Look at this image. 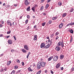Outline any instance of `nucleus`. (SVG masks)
Masks as SVG:
<instances>
[{
  "label": "nucleus",
  "mask_w": 74,
  "mask_h": 74,
  "mask_svg": "<svg viewBox=\"0 0 74 74\" xmlns=\"http://www.w3.org/2000/svg\"><path fill=\"white\" fill-rule=\"evenodd\" d=\"M46 64V62H39L37 64V68L38 69H41V67H45Z\"/></svg>",
  "instance_id": "1"
},
{
  "label": "nucleus",
  "mask_w": 74,
  "mask_h": 74,
  "mask_svg": "<svg viewBox=\"0 0 74 74\" xmlns=\"http://www.w3.org/2000/svg\"><path fill=\"white\" fill-rule=\"evenodd\" d=\"M24 3L26 5H28L30 4V2H28L27 0H25Z\"/></svg>",
  "instance_id": "2"
},
{
  "label": "nucleus",
  "mask_w": 74,
  "mask_h": 74,
  "mask_svg": "<svg viewBox=\"0 0 74 74\" xmlns=\"http://www.w3.org/2000/svg\"><path fill=\"white\" fill-rule=\"evenodd\" d=\"M58 56H54V57L53 58V60L54 61H57V60L58 59Z\"/></svg>",
  "instance_id": "3"
},
{
  "label": "nucleus",
  "mask_w": 74,
  "mask_h": 74,
  "mask_svg": "<svg viewBox=\"0 0 74 74\" xmlns=\"http://www.w3.org/2000/svg\"><path fill=\"white\" fill-rule=\"evenodd\" d=\"M45 47V44L44 43H42L40 45L41 48H44Z\"/></svg>",
  "instance_id": "4"
},
{
  "label": "nucleus",
  "mask_w": 74,
  "mask_h": 74,
  "mask_svg": "<svg viewBox=\"0 0 74 74\" xmlns=\"http://www.w3.org/2000/svg\"><path fill=\"white\" fill-rule=\"evenodd\" d=\"M60 47H59V46H57L56 48V49L57 51H59L60 50Z\"/></svg>",
  "instance_id": "5"
},
{
  "label": "nucleus",
  "mask_w": 74,
  "mask_h": 74,
  "mask_svg": "<svg viewBox=\"0 0 74 74\" xmlns=\"http://www.w3.org/2000/svg\"><path fill=\"white\" fill-rule=\"evenodd\" d=\"M7 23L8 25H10V26H12V23H11V22L10 21H7Z\"/></svg>",
  "instance_id": "6"
},
{
  "label": "nucleus",
  "mask_w": 74,
  "mask_h": 74,
  "mask_svg": "<svg viewBox=\"0 0 74 74\" xmlns=\"http://www.w3.org/2000/svg\"><path fill=\"white\" fill-rule=\"evenodd\" d=\"M24 48L26 50H29V47H28V46L27 45H25L24 46Z\"/></svg>",
  "instance_id": "7"
},
{
  "label": "nucleus",
  "mask_w": 74,
  "mask_h": 74,
  "mask_svg": "<svg viewBox=\"0 0 74 74\" xmlns=\"http://www.w3.org/2000/svg\"><path fill=\"white\" fill-rule=\"evenodd\" d=\"M34 37V41H35V40H37V35H35Z\"/></svg>",
  "instance_id": "8"
},
{
  "label": "nucleus",
  "mask_w": 74,
  "mask_h": 74,
  "mask_svg": "<svg viewBox=\"0 0 74 74\" xmlns=\"http://www.w3.org/2000/svg\"><path fill=\"white\" fill-rule=\"evenodd\" d=\"M63 26V23H62L61 24H60L59 26V27L60 29H61V28Z\"/></svg>",
  "instance_id": "9"
},
{
  "label": "nucleus",
  "mask_w": 74,
  "mask_h": 74,
  "mask_svg": "<svg viewBox=\"0 0 74 74\" xmlns=\"http://www.w3.org/2000/svg\"><path fill=\"white\" fill-rule=\"evenodd\" d=\"M8 42L9 44H12V40H9L8 41Z\"/></svg>",
  "instance_id": "10"
},
{
  "label": "nucleus",
  "mask_w": 74,
  "mask_h": 74,
  "mask_svg": "<svg viewBox=\"0 0 74 74\" xmlns=\"http://www.w3.org/2000/svg\"><path fill=\"white\" fill-rule=\"evenodd\" d=\"M64 55H61L60 56V59H63V58H64Z\"/></svg>",
  "instance_id": "11"
},
{
  "label": "nucleus",
  "mask_w": 74,
  "mask_h": 74,
  "mask_svg": "<svg viewBox=\"0 0 74 74\" xmlns=\"http://www.w3.org/2000/svg\"><path fill=\"white\" fill-rule=\"evenodd\" d=\"M23 52L24 53H26V51L24 49H21Z\"/></svg>",
  "instance_id": "12"
},
{
  "label": "nucleus",
  "mask_w": 74,
  "mask_h": 74,
  "mask_svg": "<svg viewBox=\"0 0 74 74\" xmlns=\"http://www.w3.org/2000/svg\"><path fill=\"white\" fill-rule=\"evenodd\" d=\"M53 58V56L49 57L48 58V61H51V60H52Z\"/></svg>",
  "instance_id": "13"
},
{
  "label": "nucleus",
  "mask_w": 74,
  "mask_h": 74,
  "mask_svg": "<svg viewBox=\"0 0 74 74\" xmlns=\"http://www.w3.org/2000/svg\"><path fill=\"white\" fill-rule=\"evenodd\" d=\"M62 42H59V43H58V47H60V45H62Z\"/></svg>",
  "instance_id": "14"
},
{
  "label": "nucleus",
  "mask_w": 74,
  "mask_h": 74,
  "mask_svg": "<svg viewBox=\"0 0 74 74\" xmlns=\"http://www.w3.org/2000/svg\"><path fill=\"white\" fill-rule=\"evenodd\" d=\"M74 11V8H71V10L69 11V12H72Z\"/></svg>",
  "instance_id": "15"
},
{
  "label": "nucleus",
  "mask_w": 74,
  "mask_h": 74,
  "mask_svg": "<svg viewBox=\"0 0 74 74\" xmlns=\"http://www.w3.org/2000/svg\"><path fill=\"white\" fill-rule=\"evenodd\" d=\"M56 68L58 69V68H59V67H60V64H57L56 66Z\"/></svg>",
  "instance_id": "16"
},
{
  "label": "nucleus",
  "mask_w": 74,
  "mask_h": 74,
  "mask_svg": "<svg viewBox=\"0 0 74 74\" xmlns=\"http://www.w3.org/2000/svg\"><path fill=\"white\" fill-rule=\"evenodd\" d=\"M28 70L29 71H33V70L31 69V68L30 67L28 68Z\"/></svg>",
  "instance_id": "17"
},
{
  "label": "nucleus",
  "mask_w": 74,
  "mask_h": 74,
  "mask_svg": "<svg viewBox=\"0 0 74 74\" xmlns=\"http://www.w3.org/2000/svg\"><path fill=\"white\" fill-rule=\"evenodd\" d=\"M66 15H67V14L66 13H64L62 15V17H64V16H66Z\"/></svg>",
  "instance_id": "18"
},
{
  "label": "nucleus",
  "mask_w": 74,
  "mask_h": 74,
  "mask_svg": "<svg viewBox=\"0 0 74 74\" xmlns=\"http://www.w3.org/2000/svg\"><path fill=\"white\" fill-rule=\"evenodd\" d=\"M41 71L40 70L38 72L36 73V74H41Z\"/></svg>",
  "instance_id": "19"
},
{
  "label": "nucleus",
  "mask_w": 74,
  "mask_h": 74,
  "mask_svg": "<svg viewBox=\"0 0 74 74\" xmlns=\"http://www.w3.org/2000/svg\"><path fill=\"white\" fill-rule=\"evenodd\" d=\"M15 70H14L10 74H15Z\"/></svg>",
  "instance_id": "20"
},
{
  "label": "nucleus",
  "mask_w": 74,
  "mask_h": 74,
  "mask_svg": "<svg viewBox=\"0 0 74 74\" xmlns=\"http://www.w3.org/2000/svg\"><path fill=\"white\" fill-rule=\"evenodd\" d=\"M48 7H49V4H47L46 5V7H45L46 9L47 8H48Z\"/></svg>",
  "instance_id": "21"
},
{
  "label": "nucleus",
  "mask_w": 74,
  "mask_h": 74,
  "mask_svg": "<svg viewBox=\"0 0 74 74\" xmlns=\"http://www.w3.org/2000/svg\"><path fill=\"white\" fill-rule=\"evenodd\" d=\"M70 33H74V31H73V30H72V29H71L70 31H69Z\"/></svg>",
  "instance_id": "22"
},
{
  "label": "nucleus",
  "mask_w": 74,
  "mask_h": 74,
  "mask_svg": "<svg viewBox=\"0 0 74 74\" xmlns=\"http://www.w3.org/2000/svg\"><path fill=\"white\" fill-rule=\"evenodd\" d=\"M11 62H10V61H8L7 63V65H10V64H11Z\"/></svg>",
  "instance_id": "23"
},
{
  "label": "nucleus",
  "mask_w": 74,
  "mask_h": 74,
  "mask_svg": "<svg viewBox=\"0 0 74 74\" xmlns=\"http://www.w3.org/2000/svg\"><path fill=\"white\" fill-rule=\"evenodd\" d=\"M70 25H71V23H69V24H68L66 25V27H67L68 26H70Z\"/></svg>",
  "instance_id": "24"
},
{
  "label": "nucleus",
  "mask_w": 74,
  "mask_h": 74,
  "mask_svg": "<svg viewBox=\"0 0 74 74\" xmlns=\"http://www.w3.org/2000/svg\"><path fill=\"white\" fill-rule=\"evenodd\" d=\"M62 44H61L62 47V48L64 47V44L63 43V42H62Z\"/></svg>",
  "instance_id": "25"
},
{
  "label": "nucleus",
  "mask_w": 74,
  "mask_h": 74,
  "mask_svg": "<svg viewBox=\"0 0 74 74\" xmlns=\"http://www.w3.org/2000/svg\"><path fill=\"white\" fill-rule=\"evenodd\" d=\"M59 5H62V2L60 1H59L58 3Z\"/></svg>",
  "instance_id": "26"
},
{
  "label": "nucleus",
  "mask_w": 74,
  "mask_h": 74,
  "mask_svg": "<svg viewBox=\"0 0 74 74\" xmlns=\"http://www.w3.org/2000/svg\"><path fill=\"white\" fill-rule=\"evenodd\" d=\"M44 9V6H41L40 9V10H42Z\"/></svg>",
  "instance_id": "27"
},
{
  "label": "nucleus",
  "mask_w": 74,
  "mask_h": 74,
  "mask_svg": "<svg viewBox=\"0 0 74 74\" xmlns=\"http://www.w3.org/2000/svg\"><path fill=\"white\" fill-rule=\"evenodd\" d=\"M53 36H54V34H52L51 35L50 37H51V38H52L53 37Z\"/></svg>",
  "instance_id": "28"
},
{
  "label": "nucleus",
  "mask_w": 74,
  "mask_h": 74,
  "mask_svg": "<svg viewBox=\"0 0 74 74\" xmlns=\"http://www.w3.org/2000/svg\"><path fill=\"white\" fill-rule=\"evenodd\" d=\"M35 8L33 7L32 9V10H33V11H34H34H35V10H34Z\"/></svg>",
  "instance_id": "29"
},
{
  "label": "nucleus",
  "mask_w": 74,
  "mask_h": 74,
  "mask_svg": "<svg viewBox=\"0 0 74 74\" xmlns=\"http://www.w3.org/2000/svg\"><path fill=\"white\" fill-rule=\"evenodd\" d=\"M49 47V45H47V46H46V48L47 49V48H48Z\"/></svg>",
  "instance_id": "30"
},
{
  "label": "nucleus",
  "mask_w": 74,
  "mask_h": 74,
  "mask_svg": "<svg viewBox=\"0 0 74 74\" xmlns=\"http://www.w3.org/2000/svg\"><path fill=\"white\" fill-rule=\"evenodd\" d=\"M14 69H17L18 68V66H14Z\"/></svg>",
  "instance_id": "31"
},
{
  "label": "nucleus",
  "mask_w": 74,
  "mask_h": 74,
  "mask_svg": "<svg viewBox=\"0 0 74 74\" xmlns=\"http://www.w3.org/2000/svg\"><path fill=\"white\" fill-rule=\"evenodd\" d=\"M45 22L43 23L42 24V26H45Z\"/></svg>",
  "instance_id": "32"
},
{
  "label": "nucleus",
  "mask_w": 74,
  "mask_h": 74,
  "mask_svg": "<svg viewBox=\"0 0 74 74\" xmlns=\"http://www.w3.org/2000/svg\"><path fill=\"white\" fill-rule=\"evenodd\" d=\"M59 33V32H57L56 33V36L58 35Z\"/></svg>",
  "instance_id": "33"
},
{
  "label": "nucleus",
  "mask_w": 74,
  "mask_h": 74,
  "mask_svg": "<svg viewBox=\"0 0 74 74\" xmlns=\"http://www.w3.org/2000/svg\"><path fill=\"white\" fill-rule=\"evenodd\" d=\"M71 71H73L74 70V68L73 67L71 69Z\"/></svg>",
  "instance_id": "34"
},
{
  "label": "nucleus",
  "mask_w": 74,
  "mask_h": 74,
  "mask_svg": "<svg viewBox=\"0 0 74 74\" xmlns=\"http://www.w3.org/2000/svg\"><path fill=\"white\" fill-rule=\"evenodd\" d=\"M16 61L17 62V63H20V61L18 59Z\"/></svg>",
  "instance_id": "35"
},
{
  "label": "nucleus",
  "mask_w": 74,
  "mask_h": 74,
  "mask_svg": "<svg viewBox=\"0 0 74 74\" xmlns=\"http://www.w3.org/2000/svg\"><path fill=\"white\" fill-rule=\"evenodd\" d=\"M30 8V6H28V8H27V10H28Z\"/></svg>",
  "instance_id": "36"
},
{
  "label": "nucleus",
  "mask_w": 74,
  "mask_h": 74,
  "mask_svg": "<svg viewBox=\"0 0 74 74\" xmlns=\"http://www.w3.org/2000/svg\"><path fill=\"white\" fill-rule=\"evenodd\" d=\"M72 41H73V37L72 36L71 38L70 42H71Z\"/></svg>",
  "instance_id": "37"
},
{
  "label": "nucleus",
  "mask_w": 74,
  "mask_h": 74,
  "mask_svg": "<svg viewBox=\"0 0 74 74\" xmlns=\"http://www.w3.org/2000/svg\"><path fill=\"white\" fill-rule=\"evenodd\" d=\"M56 19V17H54L52 18L53 20H55Z\"/></svg>",
  "instance_id": "38"
},
{
  "label": "nucleus",
  "mask_w": 74,
  "mask_h": 74,
  "mask_svg": "<svg viewBox=\"0 0 74 74\" xmlns=\"http://www.w3.org/2000/svg\"><path fill=\"white\" fill-rule=\"evenodd\" d=\"M10 33H11V30H10V31L7 32V34H10Z\"/></svg>",
  "instance_id": "39"
},
{
  "label": "nucleus",
  "mask_w": 74,
  "mask_h": 74,
  "mask_svg": "<svg viewBox=\"0 0 74 74\" xmlns=\"http://www.w3.org/2000/svg\"><path fill=\"white\" fill-rule=\"evenodd\" d=\"M4 71V69H2L1 70V72H3Z\"/></svg>",
  "instance_id": "40"
},
{
  "label": "nucleus",
  "mask_w": 74,
  "mask_h": 74,
  "mask_svg": "<svg viewBox=\"0 0 74 74\" xmlns=\"http://www.w3.org/2000/svg\"><path fill=\"white\" fill-rule=\"evenodd\" d=\"M14 40L16 41V37L15 36H14Z\"/></svg>",
  "instance_id": "41"
},
{
  "label": "nucleus",
  "mask_w": 74,
  "mask_h": 74,
  "mask_svg": "<svg viewBox=\"0 0 74 74\" xmlns=\"http://www.w3.org/2000/svg\"><path fill=\"white\" fill-rule=\"evenodd\" d=\"M51 23H52V21H50L49 22V24H51Z\"/></svg>",
  "instance_id": "42"
},
{
  "label": "nucleus",
  "mask_w": 74,
  "mask_h": 74,
  "mask_svg": "<svg viewBox=\"0 0 74 74\" xmlns=\"http://www.w3.org/2000/svg\"><path fill=\"white\" fill-rule=\"evenodd\" d=\"M27 18L28 19H29V18H30V16H29V15H28L27 16Z\"/></svg>",
  "instance_id": "43"
},
{
  "label": "nucleus",
  "mask_w": 74,
  "mask_h": 74,
  "mask_svg": "<svg viewBox=\"0 0 74 74\" xmlns=\"http://www.w3.org/2000/svg\"><path fill=\"white\" fill-rule=\"evenodd\" d=\"M14 51H15V50H14L13 49H12L11 51V52H14Z\"/></svg>",
  "instance_id": "44"
},
{
  "label": "nucleus",
  "mask_w": 74,
  "mask_h": 74,
  "mask_svg": "<svg viewBox=\"0 0 74 74\" xmlns=\"http://www.w3.org/2000/svg\"><path fill=\"white\" fill-rule=\"evenodd\" d=\"M27 22H28V20H27L25 21V23H27Z\"/></svg>",
  "instance_id": "45"
},
{
  "label": "nucleus",
  "mask_w": 74,
  "mask_h": 74,
  "mask_svg": "<svg viewBox=\"0 0 74 74\" xmlns=\"http://www.w3.org/2000/svg\"><path fill=\"white\" fill-rule=\"evenodd\" d=\"M37 7V5H35L34 7L35 8L36 7Z\"/></svg>",
  "instance_id": "46"
},
{
  "label": "nucleus",
  "mask_w": 74,
  "mask_h": 74,
  "mask_svg": "<svg viewBox=\"0 0 74 74\" xmlns=\"http://www.w3.org/2000/svg\"><path fill=\"white\" fill-rule=\"evenodd\" d=\"M29 29H30V28H29V26H28L27 27V30H28Z\"/></svg>",
  "instance_id": "47"
},
{
  "label": "nucleus",
  "mask_w": 74,
  "mask_h": 74,
  "mask_svg": "<svg viewBox=\"0 0 74 74\" xmlns=\"http://www.w3.org/2000/svg\"><path fill=\"white\" fill-rule=\"evenodd\" d=\"M10 36H6V37L7 38H9V37H10Z\"/></svg>",
  "instance_id": "48"
},
{
  "label": "nucleus",
  "mask_w": 74,
  "mask_h": 74,
  "mask_svg": "<svg viewBox=\"0 0 74 74\" xmlns=\"http://www.w3.org/2000/svg\"><path fill=\"white\" fill-rule=\"evenodd\" d=\"M45 0H41V3H43V2H44Z\"/></svg>",
  "instance_id": "49"
},
{
  "label": "nucleus",
  "mask_w": 74,
  "mask_h": 74,
  "mask_svg": "<svg viewBox=\"0 0 74 74\" xmlns=\"http://www.w3.org/2000/svg\"><path fill=\"white\" fill-rule=\"evenodd\" d=\"M3 26V25L0 24V27H2Z\"/></svg>",
  "instance_id": "50"
},
{
  "label": "nucleus",
  "mask_w": 74,
  "mask_h": 74,
  "mask_svg": "<svg viewBox=\"0 0 74 74\" xmlns=\"http://www.w3.org/2000/svg\"><path fill=\"white\" fill-rule=\"evenodd\" d=\"M71 26H73V25H74V22H73L72 23H71Z\"/></svg>",
  "instance_id": "51"
},
{
  "label": "nucleus",
  "mask_w": 74,
  "mask_h": 74,
  "mask_svg": "<svg viewBox=\"0 0 74 74\" xmlns=\"http://www.w3.org/2000/svg\"><path fill=\"white\" fill-rule=\"evenodd\" d=\"M3 34H1V35H0V37H3Z\"/></svg>",
  "instance_id": "52"
},
{
  "label": "nucleus",
  "mask_w": 74,
  "mask_h": 74,
  "mask_svg": "<svg viewBox=\"0 0 74 74\" xmlns=\"http://www.w3.org/2000/svg\"><path fill=\"white\" fill-rule=\"evenodd\" d=\"M58 38H59V37L58 36H57L56 38V40H58Z\"/></svg>",
  "instance_id": "53"
},
{
  "label": "nucleus",
  "mask_w": 74,
  "mask_h": 74,
  "mask_svg": "<svg viewBox=\"0 0 74 74\" xmlns=\"http://www.w3.org/2000/svg\"><path fill=\"white\" fill-rule=\"evenodd\" d=\"M14 6H15V7H16V6H17V4H14Z\"/></svg>",
  "instance_id": "54"
},
{
  "label": "nucleus",
  "mask_w": 74,
  "mask_h": 74,
  "mask_svg": "<svg viewBox=\"0 0 74 74\" xmlns=\"http://www.w3.org/2000/svg\"><path fill=\"white\" fill-rule=\"evenodd\" d=\"M22 65L23 66H24V62H22Z\"/></svg>",
  "instance_id": "55"
},
{
  "label": "nucleus",
  "mask_w": 74,
  "mask_h": 74,
  "mask_svg": "<svg viewBox=\"0 0 74 74\" xmlns=\"http://www.w3.org/2000/svg\"><path fill=\"white\" fill-rule=\"evenodd\" d=\"M51 74H53V71H51Z\"/></svg>",
  "instance_id": "56"
},
{
  "label": "nucleus",
  "mask_w": 74,
  "mask_h": 74,
  "mask_svg": "<svg viewBox=\"0 0 74 74\" xmlns=\"http://www.w3.org/2000/svg\"><path fill=\"white\" fill-rule=\"evenodd\" d=\"M7 6V8H8V7H10V5H8Z\"/></svg>",
  "instance_id": "57"
},
{
  "label": "nucleus",
  "mask_w": 74,
  "mask_h": 74,
  "mask_svg": "<svg viewBox=\"0 0 74 74\" xmlns=\"http://www.w3.org/2000/svg\"><path fill=\"white\" fill-rule=\"evenodd\" d=\"M29 55H27V59H28V58H29Z\"/></svg>",
  "instance_id": "58"
},
{
  "label": "nucleus",
  "mask_w": 74,
  "mask_h": 74,
  "mask_svg": "<svg viewBox=\"0 0 74 74\" xmlns=\"http://www.w3.org/2000/svg\"><path fill=\"white\" fill-rule=\"evenodd\" d=\"M43 15L45 16V15H46V14L45 13H43Z\"/></svg>",
  "instance_id": "59"
},
{
  "label": "nucleus",
  "mask_w": 74,
  "mask_h": 74,
  "mask_svg": "<svg viewBox=\"0 0 74 74\" xmlns=\"http://www.w3.org/2000/svg\"><path fill=\"white\" fill-rule=\"evenodd\" d=\"M4 70H5V71H7V68H5V69H4Z\"/></svg>",
  "instance_id": "60"
},
{
  "label": "nucleus",
  "mask_w": 74,
  "mask_h": 74,
  "mask_svg": "<svg viewBox=\"0 0 74 74\" xmlns=\"http://www.w3.org/2000/svg\"><path fill=\"white\" fill-rule=\"evenodd\" d=\"M46 38L47 39H49V37L48 36H47V37H46Z\"/></svg>",
  "instance_id": "61"
},
{
  "label": "nucleus",
  "mask_w": 74,
  "mask_h": 74,
  "mask_svg": "<svg viewBox=\"0 0 74 74\" xmlns=\"http://www.w3.org/2000/svg\"><path fill=\"white\" fill-rule=\"evenodd\" d=\"M12 26H14V22H13L12 23Z\"/></svg>",
  "instance_id": "62"
},
{
  "label": "nucleus",
  "mask_w": 74,
  "mask_h": 74,
  "mask_svg": "<svg viewBox=\"0 0 74 74\" xmlns=\"http://www.w3.org/2000/svg\"><path fill=\"white\" fill-rule=\"evenodd\" d=\"M61 70H63V67H62L61 68Z\"/></svg>",
  "instance_id": "63"
},
{
  "label": "nucleus",
  "mask_w": 74,
  "mask_h": 74,
  "mask_svg": "<svg viewBox=\"0 0 74 74\" xmlns=\"http://www.w3.org/2000/svg\"><path fill=\"white\" fill-rule=\"evenodd\" d=\"M30 52H29L27 55L29 56L30 55Z\"/></svg>",
  "instance_id": "64"
}]
</instances>
